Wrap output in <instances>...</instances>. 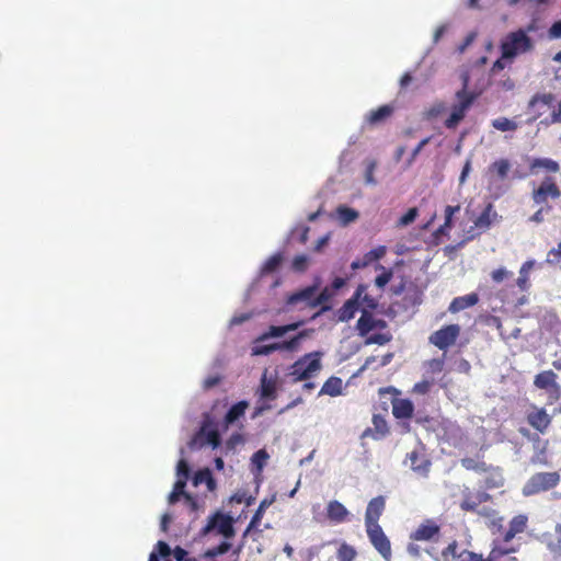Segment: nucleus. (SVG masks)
I'll use <instances>...</instances> for the list:
<instances>
[{
	"label": "nucleus",
	"mask_w": 561,
	"mask_h": 561,
	"mask_svg": "<svg viewBox=\"0 0 561 561\" xmlns=\"http://www.w3.org/2000/svg\"><path fill=\"white\" fill-rule=\"evenodd\" d=\"M386 506V500L383 496L379 495L371 499L367 505L365 513V526H376L378 524V519L381 516Z\"/></svg>",
	"instance_id": "4468645a"
},
{
	"label": "nucleus",
	"mask_w": 561,
	"mask_h": 561,
	"mask_svg": "<svg viewBox=\"0 0 561 561\" xmlns=\"http://www.w3.org/2000/svg\"><path fill=\"white\" fill-rule=\"evenodd\" d=\"M242 443H243V437L240 434H238V433L232 434L226 443V446H225L226 454L229 451H233L234 448Z\"/></svg>",
	"instance_id": "bf43d9fd"
},
{
	"label": "nucleus",
	"mask_w": 561,
	"mask_h": 561,
	"mask_svg": "<svg viewBox=\"0 0 561 561\" xmlns=\"http://www.w3.org/2000/svg\"><path fill=\"white\" fill-rule=\"evenodd\" d=\"M277 396V386L276 382L267 378L266 371L261 377L260 383V397L262 400L271 401L274 400Z\"/></svg>",
	"instance_id": "a878e982"
},
{
	"label": "nucleus",
	"mask_w": 561,
	"mask_h": 561,
	"mask_svg": "<svg viewBox=\"0 0 561 561\" xmlns=\"http://www.w3.org/2000/svg\"><path fill=\"white\" fill-rule=\"evenodd\" d=\"M552 101H553V96L550 93L536 94L530 99L528 106L535 107L536 104H538V103H541L543 106H549Z\"/></svg>",
	"instance_id": "4d7b16f0"
},
{
	"label": "nucleus",
	"mask_w": 561,
	"mask_h": 561,
	"mask_svg": "<svg viewBox=\"0 0 561 561\" xmlns=\"http://www.w3.org/2000/svg\"><path fill=\"white\" fill-rule=\"evenodd\" d=\"M502 58L513 61L517 56L535 48L534 39L519 28L510 32L501 43Z\"/></svg>",
	"instance_id": "f03ea898"
},
{
	"label": "nucleus",
	"mask_w": 561,
	"mask_h": 561,
	"mask_svg": "<svg viewBox=\"0 0 561 561\" xmlns=\"http://www.w3.org/2000/svg\"><path fill=\"white\" fill-rule=\"evenodd\" d=\"M268 457L265 449H259L251 456V465L254 473L259 474L263 471Z\"/></svg>",
	"instance_id": "c9c22d12"
},
{
	"label": "nucleus",
	"mask_w": 561,
	"mask_h": 561,
	"mask_svg": "<svg viewBox=\"0 0 561 561\" xmlns=\"http://www.w3.org/2000/svg\"><path fill=\"white\" fill-rule=\"evenodd\" d=\"M287 335L285 324L270 325L265 332L256 337L257 343L266 342L272 339H282Z\"/></svg>",
	"instance_id": "c756f323"
},
{
	"label": "nucleus",
	"mask_w": 561,
	"mask_h": 561,
	"mask_svg": "<svg viewBox=\"0 0 561 561\" xmlns=\"http://www.w3.org/2000/svg\"><path fill=\"white\" fill-rule=\"evenodd\" d=\"M323 353L314 351L298 358L291 366L289 376L294 382L309 380L317 376L322 368L321 357Z\"/></svg>",
	"instance_id": "7ed1b4c3"
},
{
	"label": "nucleus",
	"mask_w": 561,
	"mask_h": 561,
	"mask_svg": "<svg viewBox=\"0 0 561 561\" xmlns=\"http://www.w3.org/2000/svg\"><path fill=\"white\" fill-rule=\"evenodd\" d=\"M321 285V277L316 276L310 285L300 287L297 290L289 294L286 298L283 311L288 312L289 307L298 305L300 302L306 304V306L309 308H313L312 300H314V295L319 291Z\"/></svg>",
	"instance_id": "0eeeda50"
},
{
	"label": "nucleus",
	"mask_w": 561,
	"mask_h": 561,
	"mask_svg": "<svg viewBox=\"0 0 561 561\" xmlns=\"http://www.w3.org/2000/svg\"><path fill=\"white\" fill-rule=\"evenodd\" d=\"M171 554H173L175 561H194L187 559L188 552L180 546H176L173 550L171 549Z\"/></svg>",
	"instance_id": "0e129e2a"
},
{
	"label": "nucleus",
	"mask_w": 561,
	"mask_h": 561,
	"mask_svg": "<svg viewBox=\"0 0 561 561\" xmlns=\"http://www.w3.org/2000/svg\"><path fill=\"white\" fill-rule=\"evenodd\" d=\"M548 38L549 39L561 38V20H558L551 24V26L548 30Z\"/></svg>",
	"instance_id": "680f3d73"
},
{
	"label": "nucleus",
	"mask_w": 561,
	"mask_h": 561,
	"mask_svg": "<svg viewBox=\"0 0 561 561\" xmlns=\"http://www.w3.org/2000/svg\"><path fill=\"white\" fill-rule=\"evenodd\" d=\"M557 374L552 370H545L536 375L534 385L539 389L547 390L550 396H558L560 392V386L556 382Z\"/></svg>",
	"instance_id": "dca6fc26"
},
{
	"label": "nucleus",
	"mask_w": 561,
	"mask_h": 561,
	"mask_svg": "<svg viewBox=\"0 0 561 561\" xmlns=\"http://www.w3.org/2000/svg\"><path fill=\"white\" fill-rule=\"evenodd\" d=\"M385 254H386V247L379 245L377 248H374V249L369 250L364 255L363 259L365 260V262H367V265H369L370 263L379 261L380 259H382L385 256Z\"/></svg>",
	"instance_id": "09e8293b"
},
{
	"label": "nucleus",
	"mask_w": 561,
	"mask_h": 561,
	"mask_svg": "<svg viewBox=\"0 0 561 561\" xmlns=\"http://www.w3.org/2000/svg\"><path fill=\"white\" fill-rule=\"evenodd\" d=\"M479 301V296L476 293H471L465 296L456 297L453 299L448 307V311L451 313L459 312L469 307L474 306Z\"/></svg>",
	"instance_id": "4be33fe9"
},
{
	"label": "nucleus",
	"mask_w": 561,
	"mask_h": 561,
	"mask_svg": "<svg viewBox=\"0 0 561 561\" xmlns=\"http://www.w3.org/2000/svg\"><path fill=\"white\" fill-rule=\"evenodd\" d=\"M527 516L517 515L510 522V528L516 534L523 533L527 526Z\"/></svg>",
	"instance_id": "864d4df0"
},
{
	"label": "nucleus",
	"mask_w": 561,
	"mask_h": 561,
	"mask_svg": "<svg viewBox=\"0 0 561 561\" xmlns=\"http://www.w3.org/2000/svg\"><path fill=\"white\" fill-rule=\"evenodd\" d=\"M335 214L340 225L343 227L356 221L359 217V213L356 209L344 204H341L336 207Z\"/></svg>",
	"instance_id": "bb28decb"
},
{
	"label": "nucleus",
	"mask_w": 561,
	"mask_h": 561,
	"mask_svg": "<svg viewBox=\"0 0 561 561\" xmlns=\"http://www.w3.org/2000/svg\"><path fill=\"white\" fill-rule=\"evenodd\" d=\"M310 259L307 254H298L293 259L291 267L296 272H305L308 268Z\"/></svg>",
	"instance_id": "8fccbe9b"
},
{
	"label": "nucleus",
	"mask_w": 561,
	"mask_h": 561,
	"mask_svg": "<svg viewBox=\"0 0 561 561\" xmlns=\"http://www.w3.org/2000/svg\"><path fill=\"white\" fill-rule=\"evenodd\" d=\"M459 210H460V205H456V206L447 205L445 207V221L450 224V225H454V216Z\"/></svg>",
	"instance_id": "69168bd1"
},
{
	"label": "nucleus",
	"mask_w": 561,
	"mask_h": 561,
	"mask_svg": "<svg viewBox=\"0 0 561 561\" xmlns=\"http://www.w3.org/2000/svg\"><path fill=\"white\" fill-rule=\"evenodd\" d=\"M366 533L369 538V541L374 546V548L380 553V556L386 560L390 561L391 558V545L390 540L383 533L380 525L368 526L366 527Z\"/></svg>",
	"instance_id": "1a4fd4ad"
},
{
	"label": "nucleus",
	"mask_w": 561,
	"mask_h": 561,
	"mask_svg": "<svg viewBox=\"0 0 561 561\" xmlns=\"http://www.w3.org/2000/svg\"><path fill=\"white\" fill-rule=\"evenodd\" d=\"M407 460L410 461V467L414 472L422 477H427L431 467V461L428 459H420L419 453L413 450L407 455Z\"/></svg>",
	"instance_id": "b1692460"
},
{
	"label": "nucleus",
	"mask_w": 561,
	"mask_h": 561,
	"mask_svg": "<svg viewBox=\"0 0 561 561\" xmlns=\"http://www.w3.org/2000/svg\"><path fill=\"white\" fill-rule=\"evenodd\" d=\"M479 504L477 503L476 499L472 500L470 496H466L465 500L460 503V508L462 511L468 512H476L478 511Z\"/></svg>",
	"instance_id": "e2e57ef3"
},
{
	"label": "nucleus",
	"mask_w": 561,
	"mask_h": 561,
	"mask_svg": "<svg viewBox=\"0 0 561 561\" xmlns=\"http://www.w3.org/2000/svg\"><path fill=\"white\" fill-rule=\"evenodd\" d=\"M187 481H188V479L176 478V481L174 482L172 490L181 493L185 501H191L192 494H190L185 491Z\"/></svg>",
	"instance_id": "13d9d810"
},
{
	"label": "nucleus",
	"mask_w": 561,
	"mask_h": 561,
	"mask_svg": "<svg viewBox=\"0 0 561 561\" xmlns=\"http://www.w3.org/2000/svg\"><path fill=\"white\" fill-rule=\"evenodd\" d=\"M529 423L536 430L542 432L550 424V419L543 409L529 415Z\"/></svg>",
	"instance_id": "473e14b6"
},
{
	"label": "nucleus",
	"mask_w": 561,
	"mask_h": 561,
	"mask_svg": "<svg viewBox=\"0 0 561 561\" xmlns=\"http://www.w3.org/2000/svg\"><path fill=\"white\" fill-rule=\"evenodd\" d=\"M388 323L383 319L375 318L374 314L367 310H362V314L356 322V330L359 336H367L374 330H383Z\"/></svg>",
	"instance_id": "9b49d317"
},
{
	"label": "nucleus",
	"mask_w": 561,
	"mask_h": 561,
	"mask_svg": "<svg viewBox=\"0 0 561 561\" xmlns=\"http://www.w3.org/2000/svg\"><path fill=\"white\" fill-rule=\"evenodd\" d=\"M360 311L367 310L371 312L373 310H376L378 307V301L369 296L368 294H365V291L360 295Z\"/></svg>",
	"instance_id": "5fc2aeb1"
},
{
	"label": "nucleus",
	"mask_w": 561,
	"mask_h": 561,
	"mask_svg": "<svg viewBox=\"0 0 561 561\" xmlns=\"http://www.w3.org/2000/svg\"><path fill=\"white\" fill-rule=\"evenodd\" d=\"M414 412V404L410 399H393L392 414L397 419H411Z\"/></svg>",
	"instance_id": "6ab92c4d"
},
{
	"label": "nucleus",
	"mask_w": 561,
	"mask_h": 561,
	"mask_svg": "<svg viewBox=\"0 0 561 561\" xmlns=\"http://www.w3.org/2000/svg\"><path fill=\"white\" fill-rule=\"evenodd\" d=\"M456 98L457 103L453 105L451 112L445 121V126L448 129H455L460 124L478 95L473 92L457 91Z\"/></svg>",
	"instance_id": "39448f33"
},
{
	"label": "nucleus",
	"mask_w": 561,
	"mask_h": 561,
	"mask_svg": "<svg viewBox=\"0 0 561 561\" xmlns=\"http://www.w3.org/2000/svg\"><path fill=\"white\" fill-rule=\"evenodd\" d=\"M511 170V163L507 159H499L490 164L489 171L495 172L499 180H505Z\"/></svg>",
	"instance_id": "72a5a7b5"
},
{
	"label": "nucleus",
	"mask_w": 561,
	"mask_h": 561,
	"mask_svg": "<svg viewBox=\"0 0 561 561\" xmlns=\"http://www.w3.org/2000/svg\"><path fill=\"white\" fill-rule=\"evenodd\" d=\"M542 542L546 543L547 548L556 556L561 557V537L554 539L551 534L542 535Z\"/></svg>",
	"instance_id": "ea45409f"
},
{
	"label": "nucleus",
	"mask_w": 561,
	"mask_h": 561,
	"mask_svg": "<svg viewBox=\"0 0 561 561\" xmlns=\"http://www.w3.org/2000/svg\"><path fill=\"white\" fill-rule=\"evenodd\" d=\"M535 260H528L520 266L519 276L516 280L517 286L520 290L525 291L528 289V274L535 266Z\"/></svg>",
	"instance_id": "2f4dec72"
},
{
	"label": "nucleus",
	"mask_w": 561,
	"mask_h": 561,
	"mask_svg": "<svg viewBox=\"0 0 561 561\" xmlns=\"http://www.w3.org/2000/svg\"><path fill=\"white\" fill-rule=\"evenodd\" d=\"M492 127L500 130V131H513L516 130L518 127V124L510 119L507 117H499L492 121L491 123Z\"/></svg>",
	"instance_id": "58836bf2"
},
{
	"label": "nucleus",
	"mask_w": 561,
	"mask_h": 561,
	"mask_svg": "<svg viewBox=\"0 0 561 561\" xmlns=\"http://www.w3.org/2000/svg\"><path fill=\"white\" fill-rule=\"evenodd\" d=\"M392 340V335L390 333H375L371 335H367L365 340V345H385Z\"/></svg>",
	"instance_id": "79ce46f5"
},
{
	"label": "nucleus",
	"mask_w": 561,
	"mask_h": 561,
	"mask_svg": "<svg viewBox=\"0 0 561 561\" xmlns=\"http://www.w3.org/2000/svg\"><path fill=\"white\" fill-rule=\"evenodd\" d=\"M309 330H302L297 334L290 336L287 340H283L278 342L279 352H296L299 350L302 341H305L309 336Z\"/></svg>",
	"instance_id": "412c9836"
},
{
	"label": "nucleus",
	"mask_w": 561,
	"mask_h": 561,
	"mask_svg": "<svg viewBox=\"0 0 561 561\" xmlns=\"http://www.w3.org/2000/svg\"><path fill=\"white\" fill-rule=\"evenodd\" d=\"M211 470L209 468H203L197 470L191 478L193 486L197 488L210 477Z\"/></svg>",
	"instance_id": "3c124183"
},
{
	"label": "nucleus",
	"mask_w": 561,
	"mask_h": 561,
	"mask_svg": "<svg viewBox=\"0 0 561 561\" xmlns=\"http://www.w3.org/2000/svg\"><path fill=\"white\" fill-rule=\"evenodd\" d=\"M176 478L191 479L192 478V469L190 463L183 457L178 461L175 467Z\"/></svg>",
	"instance_id": "c03bdc74"
},
{
	"label": "nucleus",
	"mask_w": 561,
	"mask_h": 561,
	"mask_svg": "<svg viewBox=\"0 0 561 561\" xmlns=\"http://www.w3.org/2000/svg\"><path fill=\"white\" fill-rule=\"evenodd\" d=\"M445 111H446V105L444 103H436L426 112V117L428 119L436 118L440 114H443Z\"/></svg>",
	"instance_id": "052dcab7"
},
{
	"label": "nucleus",
	"mask_w": 561,
	"mask_h": 561,
	"mask_svg": "<svg viewBox=\"0 0 561 561\" xmlns=\"http://www.w3.org/2000/svg\"><path fill=\"white\" fill-rule=\"evenodd\" d=\"M438 525L433 522H426L425 524H421L416 530L411 534L410 538L417 541H427L438 535Z\"/></svg>",
	"instance_id": "aec40b11"
},
{
	"label": "nucleus",
	"mask_w": 561,
	"mask_h": 561,
	"mask_svg": "<svg viewBox=\"0 0 561 561\" xmlns=\"http://www.w3.org/2000/svg\"><path fill=\"white\" fill-rule=\"evenodd\" d=\"M366 285H359L337 311V319L340 322H348L352 320L356 312L360 309V295L366 290Z\"/></svg>",
	"instance_id": "9d476101"
},
{
	"label": "nucleus",
	"mask_w": 561,
	"mask_h": 561,
	"mask_svg": "<svg viewBox=\"0 0 561 561\" xmlns=\"http://www.w3.org/2000/svg\"><path fill=\"white\" fill-rule=\"evenodd\" d=\"M477 37V33L476 32H471L469 33L465 41L458 46L457 50L459 54H463L466 51V49L474 42Z\"/></svg>",
	"instance_id": "338daca9"
},
{
	"label": "nucleus",
	"mask_w": 561,
	"mask_h": 561,
	"mask_svg": "<svg viewBox=\"0 0 561 561\" xmlns=\"http://www.w3.org/2000/svg\"><path fill=\"white\" fill-rule=\"evenodd\" d=\"M350 514L347 508L339 501L333 500L328 503L327 516L333 523H342Z\"/></svg>",
	"instance_id": "393cba45"
},
{
	"label": "nucleus",
	"mask_w": 561,
	"mask_h": 561,
	"mask_svg": "<svg viewBox=\"0 0 561 561\" xmlns=\"http://www.w3.org/2000/svg\"><path fill=\"white\" fill-rule=\"evenodd\" d=\"M230 549H231V543L229 542V540H222L217 547L207 549L204 552V557L206 559H213V558H216V557L227 553Z\"/></svg>",
	"instance_id": "a19ab883"
},
{
	"label": "nucleus",
	"mask_w": 561,
	"mask_h": 561,
	"mask_svg": "<svg viewBox=\"0 0 561 561\" xmlns=\"http://www.w3.org/2000/svg\"><path fill=\"white\" fill-rule=\"evenodd\" d=\"M419 216V209L416 207L409 208L398 220V227H407L414 222Z\"/></svg>",
	"instance_id": "49530a36"
},
{
	"label": "nucleus",
	"mask_w": 561,
	"mask_h": 561,
	"mask_svg": "<svg viewBox=\"0 0 561 561\" xmlns=\"http://www.w3.org/2000/svg\"><path fill=\"white\" fill-rule=\"evenodd\" d=\"M249 407L248 401L241 400L232 404L226 412L222 420V432L228 431L229 426L234 424L240 417H242Z\"/></svg>",
	"instance_id": "f3484780"
},
{
	"label": "nucleus",
	"mask_w": 561,
	"mask_h": 561,
	"mask_svg": "<svg viewBox=\"0 0 561 561\" xmlns=\"http://www.w3.org/2000/svg\"><path fill=\"white\" fill-rule=\"evenodd\" d=\"M355 557H356L355 549L345 542L342 543L340 546V548L337 549L339 561H353Z\"/></svg>",
	"instance_id": "a18cd8bd"
},
{
	"label": "nucleus",
	"mask_w": 561,
	"mask_h": 561,
	"mask_svg": "<svg viewBox=\"0 0 561 561\" xmlns=\"http://www.w3.org/2000/svg\"><path fill=\"white\" fill-rule=\"evenodd\" d=\"M171 547L167 541L159 540L150 552L148 561H161V557H170Z\"/></svg>",
	"instance_id": "f704fd0d"
},
{
	"label": "nucleus",
	"mask_w": 561,
	"mask_h": 561,
	"mask_svg": "<svg viewBox=\"0 0 561 561\" xmlns=\"http://www.w3.org/2000/svg\"><path fill=\"white\" fill-rule=\"evenodd\" d=\"M558 198L561 196V192L551 178H546L540 185L533 192V201L537 205H543L547 203L548 197Z\"/></svg>",
	"instance_id": "ddd939ff"
},
{
	"label": "nucleus",
	"mask_w": 561,
	"mask_h": 561,
	"mask_svg": "<svg viewBox=\"0 0 561 561\" xmlns=\"http://www.w3.org/2000/svg\"><path fill=\"white\" fill-rule=\"evenodd\" d=\"M335 295L336 294L334 293V290L332 288H330L329 286H325L323 288H322V286L320 287L319 291L314 295V300H312V307L320 308L313 314V317H312L313 319L317 317H320L321 314H323L332 309L330 301Z\"/></svg>",
	"instance_id": "2eb2a0df"
},
{
	"label": "nucleus",
	"mask_w": 561,
	"mask_h": 561,
	"mask_svg": "<svg viewBox=\"0 0 561 561\" xmlns=\"http://www.w3.org/2000/svg\"><path fill=\"white\" fill-rule=\"evenodd\" d=\"M560 482V474L553 472H538L530 477V479L523 486V494L530 496L539 492L548 491L554 488Z\"/></svg>",
	"instance_id": "423d86ee"
},
{
	"label": "nucleus",
	"mask_w": 561,
	"mask_h": 561,
	"mask_svg": "<svg viewBox=\"0 0 561 561\" xmlns=\"http://www.w3.org/2000/svg\"><path fill=\"white\" fill-rule=\"evenodd\" d=\"M531 173H535L537 169H543L551 173H557L560 170L559 163L550 158H534L529 164Z\"/></svg>",
	"instance_id": "cd10ccee"
},
{
	"label": "nucleus",
	"mask_w": 561,
	"mask_h": 561,
	"mask_svg": "<svg viewBox=\"0 0 561 561\" xmlns=\"http://www.w3.org/2000/svg\"><path fill=\"white\" fill-rule=\"evenodd\" d=\"M510 275V272L505 267H500L497 270H494L491 274L492 279L495 283L503 282L507 276Z\"/></svg>",
	"instance_id": "774afa93"
},
{
	"label": "nucleus",
	"mask_w": 561,
	"mask_h": 561,
	"mask_svg": "<svg viewBox=\"0 0 561 561\" xmlns=\"http://www.w3.org/2000/svg\"><path fill=\"white\" fill-rule=\"evenodd\" d=\"M459 333L460 327L458 324H448L432 333L428 340L430 343L445 351L456 342Z\"/></svg>",
	"instance_id": "6e6552de"
},
{
	"label": "nucleus",
	"mask_w": 561,
	"mask_h": 561,
	"mask_svg": "<svg viewBox=\"0 0 561 561\" xmlns=\"http://www.w3.org/2000/svg\"><path fill=\"white\" fill-rule=\"evenodd\" d=\"M274 502V499H264L261 501L259 507L254 512L249 525L248 530H254L257 528L259 524L261 523L263 515L266 511V508Z\"/></svg>",
	"instance_id": "7c9ffc66"
},
{
	"label": "nucleus",
	"mask_w": 561,
	"mask_h": 561,
	"mask_svg": "<svg viewBox=\"0 0 561 561\" xmlns=\"http://www.w3.org/2000/svg\"><path fill=\"white\" fill-rule=\"evenodd\" d=\"M236 519L231 513L220 510L208 516L206 525L202 528V535H208L215 531L224 537V540H230L236 536Z\"/></svg>",
	"instance_id": "20e7f679"
},
{
	"label": "nucleus",
	"mask_w": 561,
	"mask_h": 561,
	"mask_svg": "<svg viewBox=\"0 0 561 561\" xmlns=\"http://www.w3.org/2000/svg\"><path fill=\"white\" fill-rule=\"evenodd\" d=\"M285 262V255L282 252H276L271 255L261 266L257 276L250 284L248 295L253 291L261 277L277 272Z\"/></svg>",
	"instance_id": "f8f14e48"
},
{
	"label": "nucleus",
	"mask_w": 561,
	"mask_h": 561,
	"mask_svg": "<svg viewBox=\"0 0 561 561\" xmlns=\"http://www.w3.org/2000/svg\"><path fill=\"white\" fill-rule=\"evenodd\" d=\"M373 424H374V439L379 440L383 438L388 433V426L386 420L380 415H374L373 416Z\"/></svg>",
	"instance_id": "4c0bfd02"
},
{
	"label": "nucleus",
	"mask_w": 561,
	"mask_h": 561,
	"mask_svg": "<svg viewBox=\"0 0 561 561\" xmlns=\"http://www.w3.org/2000/svg\"><path fill=\"white\" fill-rule=\"evenodd\" d=\"M221 431L220 425L216 420L208 413L204 414L203 421L197 432L188 442L190 448L194 449L205 445L210 446L213 449H217L221 446Z\"/></svg>",
	"instance_id": "f257e3e1"
},
{
	"label": "nucleus",
	"mask_w": 561,
	"mask_h": 561,
	"mask_svg": "<svg viewBox=\"0 0 561 561\" xmlns=\"http://www.w3.org/2000/svg\"><path fill=\"white\" fill-rule=\"evenodd\" d=\"M377 268L381 270L382 272L376 276L375 285L382 289L391 280L393 273L391 270H386L382 265H378Z\"/></svg>",
	"instance_id": "de8ad7c7"
},
{
	"label": "nucleus",
	"mask_w": 561,
	"mask_h": 561,
	"mask_svg": "<svg viewBox=\"0 0 561 561\" xmlns=\"http://www.w3.org/2000/svg\"><path fill=\"white\" fill-rule=\"evenodd\" d=\"M501 219L502 216L494 210L493 204L489 203L480 216L474 220V227L482 231H486L490 229L493 221H499Z\"/></svg>",
	"instance_id": "a211bd4d"
},
{
	"label": "nucleus",
	"mask_w": 561,
	"mask_h": 561,
	"mask_svg": "<svg viewBox=\"0 0 561 561\" xmlns=\"http://www.w3.org/2000/svg\"><path fill=\"white\" fill-rule=\"evenodd\" d=\"M393 111L394 108L391 104H383L378 108L370 111L366 115L365 122L369 125H377L390 117Z\"/></svg>",
	"instance_id": "5701e85b"
},
{
	"label": "nucleus",
	"mask_w": 561,
	"mask_h": 561,
	"mask_svg": "<svg viewBox=\"0 0 561 561\" xmlns=\"http://www.w3.org/2000/svg\"><path fill=\"white\" fill-rule=\"evenodd\" d=\"M342 379L335 376L330 377L322 386L319 396L328 394L336 397L342 393Z\"/></svg>",
	"instance_id": "c85d7f7f"
},
{
	"label": "nucleus",
	"mask_w": 561,
	"mask_h": 561,
	"mask_svg": "<svg viewBox=\"0 0 561 561\" xmlns=\"http://www.w3.org/2000/svg\"><path fill=\"white\" fill-rule=\"evenodd\" d=\"M377 168V161L376 160H367L366 161V169H365V183L368 185H376L377 181L374 176V172Z\"/></svg>",
	"instance_id": "603ef678"
},
{
	"label": "nucleus",
	"mask_w": 561,
	"mask_h": 561,
	"mask_svg": "<svg viewBox=\"0 0 561 561\" xmlns=\"http://www.w3.org/2000/svg\"><path fill=\"white\" fill-rule=\"evenodd\" d=\"M495 557V551L493 550L488 559H483L482 554H478L476 552H471L468 550H463L459 553L458 559L459 561H492Z\"/></svg>",
	"instance_id": "37998d69"
},
{
	"label": "nucleus",
	"mask_w": 561,
	"mask_h": 561,
	"mask_svg": "<svg viewBox=\"0 0 561 561\" xmlns=\"http://www.w3.org/2000/svg\"><path fill=\"white\" fill-rule=\"evenodd\" d=\"M461 466L467 470H473L477 472L485 471L486 465L485 462H478L473 458H463L461 460Z\"/></svg>",
	"instance_id": "6e6d98bb"
},
{
	"label": "nucleus",
	"mask_w": 561,
	"mask_h": 561,
	"mask_svg": "<svg viewBox=\"0 0 561 561\" xmlns=\"http://www.w3.org/2000/svg\"><path fill=\"white\" fill-rule=\"evenodd\" d=\"M254 343H255V345L252 347V355H254V356H266L274 352L279 351L278 342L264 344V342L257 343L255 341Z\"/></svg>",
	"instance_id": "e433bc0d"
}]
</instances>
